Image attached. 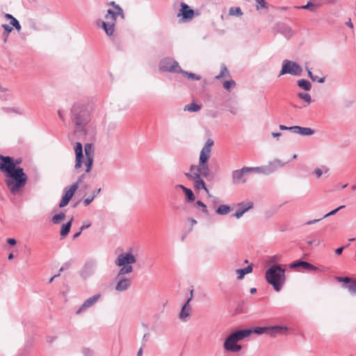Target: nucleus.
Listing matches in <instances>:
<instances>
[{
  "mask_svg": "<svg viewBox=\"0 0 356 356\" xmlns=\"http://www.w3.org/2000/svg\"><path fill=\"white\" fill-rule=\"evenodd\" d=\"M323 218H321L319 219H314V220H309L307 222H305V225H313L314 223H316L318 222H319L320 220H321Z\"/></svg>",
  "mask_w": 356,
  "mask_h": 356,
  "instance_id": "58",
  "label": "nucleus"
},
{
  "mask_svg": "<svg viewBox=\"0 0 356 356\" xmlns=\"http://www.w3.org/2000/svg\"><path fill=\"white\" fill-rule=\"evenodd\" d=\"M177 72L182 74L184 76H186L190 80L198 81L201 79V76L200 75L193 72L184 71L181 67L177 70Z\"/></svg>",
  "mask_w": 356,
  "mask_h": 356,
  "instance_id": "28",
  "label": "nucleus"
},
{
  "mask_svg": "<svg viewBox=\"0 0 356 356\" xmlns=\"http://www.w3.org/2000/svg\"><path fill=\"white\" fill-rule=\"evenodd\" d=\"M298 96L300 99L306 102L308 104H309L312 102L311 96L309 93L307 92H299Z\"/></svg>",
  "mask_w": 356,
  "mask_h": 356,
  "instance_id": "42",
  "label": "nucleus"
},
{
  "mask_svg": "<svg viewBox=\"0 0 356 356\" xmlns=\"http://www.w3.org/2000/svg\"><path fill=\"white\" fill-rule=\"evenodd\" d=\"M121 267L122 268L118 271L117 278H118L121 275L131 273L133 271V266L131 265H125L122 266Z\"/></svg>",
  "mask_w": 356,
  "mask_h": 356,
  "instance_id": "34",
  "label": "nucleus"
},
{
  "mask_svg": "<svg viewBox=\"0 0 356 356\" xmlns=\"http://www.w3.org/2000/svg\"><path fill=\"white\" fill-rule=\"evenodd\" d=\"M0 170L8 175L13 170L17 169L16 163L12 157L0 154Z\"/></svg>",
  "mask_w": 356,
  "mask_h": 356,
  "instance_id": "8",
  "label": "nucleus"
},
{
  "mask_svg": "<svg viewBox=\"0 0 356 356\" xmlns=\"http://www.w3.org/2000/svg\"><path fill=\"white\" fill-rule=\"evenodd\" d=\"M213 144L214 142L211 138L206 141L200 151L198 165H191L190 172L184 174L188 179L193 181V186L195 190L203 189L209 197L211 195L202 177H207L210 175L208 160L211 156V147Z\"/></svg>",
  "mask_w": 356,
  "mask_h": 356,
  "instance_id": "1",
  "label": "nucleus"
},
{
  "mask_svg": "<svg viewBox=\"0 0 356 356\" xmlns=\"http://www.w3.org/2000/svg\"><path fill=\"white\" fill-rule=\"evenodd\" d=\"M7 243L11 245H14L16 244L17 241L15 238H9L7 239Z\"/></svg>",
  "mask_w": 356,
  "mask_h": 356,
  "instance_id": "60",
  "label": "nucleus"
},
{
  "mask_svg": "<svg viewBox=\"0 0 356 356\" xmlns=\"http://www.w3.org/2000/svg\"><path fill=\"white\" fill-rule=\"evenodd\" d=\"M289 266L291 268L302 267L305 270H309V271H315V270H318V268L316 266H314L313 264H312L307 261H301V260H297V261L292 262L291 264H290Z\"/></svg>",
  "mask_w": 356,
  "mask_h": 356,
  "instance_id": "21",
  "label": "nucleus"
},
{
  "mask_svg": "<svg viewBox=\"0 0 356 356\" xmlns=\"http://www.w3.org/2000/svg\"><path fill=\"white\" fill-rule=\"evenodd\" d=\"M65 213H63V212H60L59 213L56 214V215H54V216L52 217V219H51L52 222H53L54 224H56H56H58V223H60V222L62 220H63V219L65 218Z\"/></svg>",
  "mask_w": 356,
  "mask_h": 356,
  "instance_id": "40",
  "label": "nucleus"
},
{
  "mask_svg": "<svg viewBox=\"0 0 356 356\" xmlns=\"http://www.w3.org/2000/svg\"><path fill=\"white\" fill-rule=\"evenodd\" d=\"M250 173L257 172L264 175H269L273 172V170L270 167H250Z\"/></svg>",
  "mask_w": 356,
  "mask_h": 356,
  "instance_id": "27",
  "label": "nucleus"
},
{
  "mask_svg": "<svg viewBox=\"0 0 356 356\" xmlns=\"http://www.w3.org/2000/svg\"><path fill=\"white\" fill-rule=\"evenodd\" d=\"M268 327H256L253 329H246V330L250 331V334L251 333H254L257 334H266L268 335Z\"/></svg>",
  "mask_w": 356,
  "mask_h": 356,
  "instance_id": "36",
  "label": "nucleus"
},
{
  "mask_svg": "<svg viewBox=\"0 0 356 356\" xmlns=\"http://www.w3.org/2000/svg\"><path fill=\"white\" fill-rule=\"evenodd\" d=\"M58 115L60 118V119L63 121V122H65V113H64V111L63 110H58Z\"/></svg>",
  "mask_w": 356,
  "mask_h": 356,
  "instance_id": "54",
  "label": "nucleus"
},
{
  "mask_svg": "<svg viewBox=\"0 0 356 356\" xmlns=\"http://www.w3.org/2000/svg\"><path fill=\"white\" fill-rule=\"evenodd\" d=\"M229 15L239 17L243 15V12L240 7H231L229 10Z\"/></svg>",
  "mask_w": 356,
  "mask_h": 356,
  "instance_id": "39",
  "label": "nucleus"
},
{
  "mask_svg": "<svg viewBox=\"0 0 356 356\" xmlns=\"http://www.w3.org/2000/svg\"><path fill=\"white\" fill-rule=\"evenodd\" d=\"M306 69L307 70V74H308V76L313 81H317L318 83H324L325 81V77H321L319 79H314V75L312 74V72H311V70L307 67H306Z\"/></svg>",
  "mask_w": 356,
  "mask_h": 356,
  "instance_id": "46",
  "label": "nucleus"
},
{
  "mask_svg": "<svg viewBox=\"0 0 356 356\" xmlns=\"http://www.w3.org/2000/svg\"><path fill=\"white\" fill-rule=\"evenodd\" d=\"M180 7L177 17H181V20L184 22L191 21L194 17V10L184 2H181Z\"/></svg>",
  "mask_w": 356,
  "mask_h": 356,
  "instance_id": "12",
  "label": "nucleus"
},
{
  "mask_svg": "<svg viewBox=\"0 0 356 356\" xmlns=\"http://www.w3.org/2000/svg\"><path fill=\"white\" fill-rule=\"evenodd\" d=\"M265 278L275 291H280L286 281L285 269L280 264H273L266 270Z\"/></svg>",
  "mask_w": 356,
  "mask_h": 356,
  "instance_id": "3",
  "label": "nucleus"
},
{
  "mask_svg": "<svg viewBox=\"0 0 356 356\" xmlns=\"http://www.w3.org/2000/svg\"><path fill=\"white\" fill-rule=\"evenodd\" d=\"M250 335V331L245 330H240L231 333L229 336L232 338L236 343L238 341L249 337Z\"/></svg>",
  "mask_w": 356,
  "mask_h": 356,
  "instance_id": "25",
  "label": "nucleus"
},
{
  "mask_svg": "<svg viewBox=\"0 0 356 356\" xmlns=\"http://www.w3.org/2000/svg\"><path fill=\"white\" fill-rule=\"evenodd\" d=\"M328 171V168L323 166L322 168H316L314 169L313 173L316 175V178H319L321 177L323 172L327 173Z\"/></svg>",
  "mask_w": 356,
  "mask_h": 356,
  "instance_id": "41",
  "label": "nucleus"
},
{
  "mask_svg": "<svg viewBox=\"0 0 356 356\" xmlns=\"http://www.w3.org/2000/svg\"><path fill=\"white\" fill-rule=\"evenodd\" d=\"M136 262V257L131 252L120 254L115 261V264L118 266L131 265Z\"/></svg>",
  "mask_w": 356,
  "mask_h": 356,
  "instance_id": "11",
  "label": "nucleus"
},
{
  "mask_svg": "<svg viewBox=\"0 0 356 356\" xmlns=\"http://www.w3.org/2000/svg\"><path fill=\"white\" fill-rule=\"evenodd\" d=\"M91 225V222H84L83 225L81 227V232H82L83 230L86 229H88V227H90Z\"/></svg>",
  "mask_w": 356,
  "mask_h": 356,
  "instance_id": "57",
  "label": "nucleus"
},
{
  "mask_svg": "<svg viewBox=\"0 0 356 356\" xmlns=\"http://www.w3.org/2000/svg\"><path fill=\"white\" fill-rule=\"evenodd\" d=\"M287 162H282L279 159H275L273 161L270 163V168L273 170V172L277 168L283 167Z\"/></svg>",
  "mask_w": 356,
  "mask_h": 356,
  "instance_id": "38",
  "label": "nucleus"
},
{
  "mask_svg": "<svg viewBox=\"0 0 356 356\" xmlns=\"http://www.w3.org/2000/svg\"><path fill=\"white\" fill-rule=\"evenodd\" d=\"M337 280L343 282L342 287L346 289L352 295L356 294V279L349 277H337Z\"/></svg>",
  "mask_w": 356,
  "mask_h": 356,
  "instance_id": "14",
  "label": "nucleus"
},
{
  "mask_svg": "<svg viewBox=\"0 0 356 356\" xmlns=\"http://www.w3.org/2000/svg\"><path fill=\"white\" fill-rule=\"evenodd\" d=\"M250 174V167H243L235 170L232 173V179L234 184H244L246 182V175Z\"/></svg>",
  "mask_w": 356,
  "mask_h": 356,
  "instance_id": "7",
  "label": "nucleus"
},
{
  "mask_svg": "<svg viewBox=\"0 0 356 356\" xmlns=\"http://www.w3.org/2000/svg\"><path fill=\"white\" fill-rule=\"evenodd\" d=\"M295 8H298V9H305V10H309L310 11H314L315 8H316V6L311 1H309L306 5L301 6H296Z\"/></svg>",
  "mask_w": 356,
  "mask_h": 356,
  "instance_id": "43",
  "label": "nucleus"
},
{
  "mask_svg": "<svg viewBox=\"0 0 356 356\" xmlns=\"http://www.w3.org/2000/svg\"><path fill=\"white\" fill-rule=\"evenodd\" d=\"M119 279L116 285L115 290L120 292L125 291L129 289L131 284V280L130 278L122 277Z\"/></svg>",
  "mask_w": 356,
  "mask_h": 356,
  "instance_id": "23",
  "label": "nucleus"
},
{
  "mask_svg": "<svg viewBox=\"0 0 356 356\" xmlns=\"http://www.w3.org/2000/svg\"><path fill=\"white\" fill-rule=\"evenodd\" d=\"M101 298L100 294H95L86 300L80 308L76 312V314H81L83 311L92 307Z\"/></svg>",
  "mask_w": 356,
  "mask_h": 356,
  "instance_id": "19",
  "label": "nucleus"
},
{
  "mask_svg": "<svg viewBox=\"0 0 356 356\" xmlns=\"http://www.w3.org/2000/svg\"><path fill=\"white\" fill-rule=\"evenodd\" d=\"M101 188H99L98 189L93 191L91 195H89L86 198H85L83 200L84 206H88L97 196V195L101 192Z\"/></svg>",
  "mask_w": 356,
  "mask_h": 356,
  "instance_id": "30",
  "label": "nucleus"
},
{
  "mask_svg": "<svg viewBox=\"0 0 356 356\" xmlns=\"http://www.w3.org/2000/svg\"><path fill=\"white\" fill-rule=\"evenodd\" d=\"M223 346L225 350L229 353H238L242 349V346L238 344L229 336L225 340Z\"/></svg>",
  "mask_w": 356,
  "mask_h": 356,
  "instance_id": "18",
  "label": "nucleus"
},
{
  "mask_svg": "<svg viewBox=\"0 0 356 356\" xmlns=\"http://www.w3.org/2000/svg\"><path fill=\"white\" fill-rule=\"evenodd\" d=\"M346 24L351 29L353 28V24L351 22L350 19L346 23Z\"/></svg>",
  "mask_w": 356,
  "mask_h": 356,
  "instance_id": "63",
  "label": "nucleus"
},
{
  "mask_svg": "<svg viewBox=\"0 0 356 356\" xmlns=\"http://www.w3.org/2000/svg\"><path fill=\"white\" fill-rule=\"evenodd\" d=\"M239 208L234 214V216L237 219L242 217V216L248 210L253 207V203L252 202H248L246 204L240 203L238 204Z\"/></svg>",
  "mask_w": 356,
  "mask_h": 356,
  "instance_id": "24",
  "label": "nucleus"
},
{
  "mask_svg": "<svg viewBox=\"0 0 356 356\" xmlns=\"http://www.w3.org/2000/svg\"><path fill=\"white\" fill-rule=\"evenodd\" d=\"M302 69L300 65L296 62L284 60L282 63V70L279 74V76L289 74L293 76H300Z\"/></svg>",
  "mask_w": 356,
  "mask_h": 356,
  "instance_id": "6",
  "label": "nucleus"
},
{
  "mask_svg": "<svg viewBox=\"0 0 356 356\" xmlns=\"http://www.w3.org/2000/svg\"><path fill=\"white\" fill-rule=\"evenodd\" d=\"M275 29L277 33L282 35L286 40L291 39L295 35V31L292 28L283 22L277 23Z\"/></svg>",
  "mask_w": 356,
  "mask_h": 356,
  "instance_id": "15",
  "label": "nucleus"
},
{
  "mask_svg": "<svg viewBox=\"0 0 356 356\" xmlns=\"http://www.w3.org/2000/svg\"><path fill=\"white\" fill-rule=\"evenodd\" d=\"M344 207H345V205L339 206V207H337V209H334V210L331 211L330 212H329V213H327L325 214V215L322 217V218H323V219H324V218H327V217H328V216H330L334 215L337 212H338L339 210H341V209H343Z\"/></svg>",
  "mask_w": 356,
  "mask_h": 356,
  "instance_id": "49",
  "label": "nucleus"
},
{
  "mask_svg": "<svg viewBox=\"0 0 356 356\" xmlns=\"http://www.w3.org/2000/svg\"><path fill=\"white\" fill-rule=\"evenodd\" d=\"M70 118L75 128L82 131L92 120V108L88 104L75 102L70 108Z\"/></svg>",
  "mask_w": 356,
  "mask_h": 356,
  "instance_id": "2",
  "label": "nucleus"
},
{
  "mask_svg": "<svg viewBox=\"0 0 356 356\" xmlns=\"http://www.w3.org/2000/svg\"><path fill=\"white\" fill-rule=\"evenodd\" d=\"M95 264L94 262L86 263L80 272V276L86 280L90 277L95 272Z\"/></svg>",
  "mask_w": 356,
  "mask_h": 356,
  "instance_id": "22",
  "label": "nucleus"
},
{
  "mask_svg": "<svg viewBox=\"0 0 356 356\" xmlns=\"http://www.w3.org/2000/svg\"><path fill=\"white\" fill-rule=\"evenodd\" d=\"M72 220H73V219L71 218V220L70 221H68L67 223H65L62 225L60 232L61 236L64 237L68 234V233L70 231Z\"/></svg>",
  "mask_w": 356,
  "mask_h": 356,
  "instance_id": "32",
  "label": "nucleus"
},
{
  "mask_svg": "<svg viewBox=\"0 0 356 356\" xmlns=\"http://www.w3.org/2000/svg\"><path fill=\"white\" fill-rule=\"evenodd\" d=\"M202 106L200 104H197L195 102H191L188 104H186L184 106V111L188 112H197L201 109Z\"/></svg>",
  "mask_w": 356,
  "mask_h": 356,
  "instance_id": "31",
  "label": "nucleus"
},
{
  "mask_svg": "<svg viewBox=\"0 0 356 356\" xmlns=\"http://www.w3.org/2000/svg\"><path fill=\"white\" fill-rule=\"evenodd\" d=\"M10 24L15 27L17 31H19L21 29V25L19 22V21L16 18L12 19V20L10 22Z\"/></svg>",
  "mask_w": 356,
  "mask_h": 356,
  "instance_id": "52",
  "label": "nucleus"
},
{
  "mask_svg": "<svg viewBox=\"0 0 356 356\" xmlns=\"http://www.w3.org/2000/svg\"><path fill=\"white\" fill-rule=\"evenodd\" d=\"M184 192L186 195V202H191L195 200V197L191 189L188 188H184Z\"/></svg>",
  "mask_w": 356,
  "mask_h": 356,
  "instance_id": "37",
  "label": "nucleus"
},
{
  "mask_svg": "<svg viewBox=\"0 0 356 356\" xmlns=\"http://www.w3.org/2000/svg\"><path fill=\"white\" fill-rule=\"evenodd\" d=\"M229 75V72L227 67L225 65L221 67L220 73L216 76V79H220L221 77Z\"/></svg>",
  "mask_w": 356,
  "mask_h": 356,
  "instance_id": "50",
  "label": "nucleus"
},
{
  "mask_svg": "<svg viewBox=\"0 0 356 356\" xmlns=\"http://www.w3.org/2000/svg\"><path fill=\"white\" fill-rule=\"evenodd\" d=\"M293 132L301 136H311L314 134V130L309 127H303L300 126H293Z\"/></svg>",
  "mask_w": 356,
  "mask_h": 356,
  "instance_id": "26",
  "label": "nucleus"
},
{
  "mask_svg": "<svg viewBox=\"0 0 356 356\" xmlns=\"http://www.w3.org/2000/svg\"><path fill=\"white\" fill-rule=\"evenodd\" d=\"M179 63L170 58H165L159 63V69L163 72H177Z\"/></svg>",
  "mask_w": 356,
  "mask_h": 356,
  "instance_id": "10",
  "label": "nucleus"
},
{
  "mask_svg": "<svg viewBox=\"0 0 356 356\" xmlns=\"http://www.w3.org/2000/svg\"><path fill=\"white\" fill-rule=\"evenodd\" d=\"M120 16L122 19L124 18V13L120 6H115V10L108 9L105 15L106 21L99 20L97 26L102 27L107 35L111 36L115 31V26L118 16Z\"/></svg>",
  "mask_w": 356,
  "mask_h": 356,
  "instance_id": "4",
  "label": "nucleus"
},
{
  "mask_svg": "<svg viewBox=\"0 0 356 356\" xmlns=\"http://www.w3.org/2000/svg\"><path fill=\"white\" fill-rule=\"evenodd\" d=\"M236 85L235 81L233 80H229L224 82L223 87L226 90H229L232 87H234Z\"/></svg>",
  "mask_w": 356,
  "mask_h": 356,
  "instance_id": "51",
  "label": "nucleus"
},
{
  "mask_svg": "<svg viewBox=\"0 0 356 356\" xmlns=\"http://www.w3.org/2000/svg\"><path fill=\"white\" fill-rule=\"evenodd\" d=\"M88 172H86V171L81 174L77 179L76 181L74 182L73 184H76L77 185V188H79V186L82 184V183L83 182V180L87 177L88 176Z\"/></svg>",
  "mask_w": 356,
  "mask_h": 356,
  "instance_id": "45",
  "label": "nucleus"
},
{
  "mask_svg": "<svg viewBox=\"0 0 356 356\" xmlns=\"http://www.w3.org/2000/svg\"><path fill=\"white\" fill-rule=\"evenodd\" d=\"M254 1L257 3V10H259L260 8H262V9H267L268 8L267 3L265 1V0H254Z\"/></svg>",
  "mask_w": 356,
  "mask_h": 356,
  "instance_id": "48",
  "label": "nucleus"
},
{
  "mask_svg": "<svg viewBox=\"0 0 356 356\" xmlns=\"http://www.w3.org/2000/svg\"><path fill=\"white\" fill-rule=\"evenodd\" d=\"M349 246V244H347L346 246H341L340 248H338L335 250V252L337 254L339 255L342 253L343 250L344 248H346V247Z\"/></svg>",
  "mask_w": 356,
  "mask_h": 356,
  "instance_id": "55",
  "label": "nucleus"
},
{
  "mask_svg": "<svg viewBox=\"0 0 356 356\" xmlns=\"http://www.w3.org/2000/svg\"><path fill=\"white\" fill-rule=\"evenodd\" d=\"M279 128L280 130H291L293 131L292 127H286L285 125L281 124L279 126Z\"/></svg>",
  "mask_w": 356,
  "mask_h": 356,
  "instance_id": "59",
  "label": "nucleus"
},
{
  "mask_svg": "<svg viewBox=\"0 0 356 356\" xmlns=\"http://www.w3.org/2000/svg\"><path fill=\"white\" fill-rule=\"evenodd\" d=\"M231 211V207L229 205L221 204L216 209V212L219 215H226Z\"/></svg>",
  "mask_w": 356,
  "mask_h": 356,
  "instance_id": "35",
  "label": "nucleus"
},
{
  "mask_svg": "<svg viewBox=\"0 0 356 356\" xmlns=\"http://www.w3.org/2000/svg\"><path fill=\"white\" fill-rule=\"evenodd\" d=\"M12 111L17 114H22V112L19 108H13Z\"/></svg>",
  "mask_w": 356,
  "mask_h": 356,
  "instance_id": "62",
  "label": "nucleus"
},
{
  "mask_svg": "<svg viewBox=\"0 0 356 356\" xmlns=\"http://www.w3.org/2000/svg\"><path fill=\"white\" fill-rule=\"evenodd\" d=\"M252 271V266L251 265L248 266L243 268H239L236 270L238 275V279L241 280L243 278L245 274L250 273Z\"/></svg>",
  "mask_w": 356,
  "mask_h": 356,
  "instance_id": "29",
  "label": "nucleus"
},
{
  "mask_svg": "<svg viewBox=\"0 0 356 356\" xmlns=\"http://www.w3.org/2000/svg\"><path fill=\"white\" fill-rule=\"evenodd\" d=\"M84 152L86 158L83 159V163L86 167V172H90L92 169L94 160V149L92 145L90 143L86 144L84 147Z\"/></svg>",
  "mask_w": 356,
  "mask_h": 356,
  "instance_id": "9",
  "label": "nucleus"
},
{
  "mask_svg": "<svg viewBox=\"0 0 356 356\" xmlns=\"http://www.w3.org/2000/svg\"><path fill=\"white\" fill-rule=\"evenodd\" d=\"M288 327L284 325L268 326V335L271 337H276L278 335H282L286 333Z\"/></svg>",
  "mask_w": 356,
  "mask_h": 356,
  "instance_id": "20",
  "label": "nucleus"
},
{
  "mask_svg": "<svg viewBox=\"0 0 356 356\" xmlns=\"http://www.w3.org/2000/svg\"><path fill=\"white\" fill-rule=\"evenodd\" d=\"M76 190V184H72L69 188L67 187L64 188V194L58 204L60 208L64 207L68 204Z\"/></svg>",
  "mask_w": 356,
  "mask_h": 356,
  "instance_id": "16",
  "label": "nucleus"
},
{
  "mask_svg": "<svg viewBox=\"0 0 356 356\" xmlns=\"http://www.w3.org/2000/svg\"><path fill=\"white\" fill-rule=\"evenodd\" d=\"M70 266V264L69 262L65 263L59 269V272L61 273L65 270H67Z\"/></svg>",
  "mask_w": 356,
  "mask_h": 356,
  "instance_id": "56",
  "label": "nucleus"
},
{
  "mask_svg": "<svg viewBox=\"0 0 356 356\" xmlns=\"http://www.w3.org/2000/svg\"><path fill=\"white\" fill-rule=\"evenodd\" d=\"M56 337L48 336L47 337V341L49 343H52L56 340Z\"/></svg>",
  "mask_w": 356,
  "mask_h": 356,
  "instance_id": "61",
  "label": "nucleus"
},
{
  "mask_svg": "<svg viewBox=\"0 0 356 356\" xmlns=\"http://www.w3.org/2000/svg\"><path fill=\"white\" fill-rule=\"evenodd\" d=\"M196 205L197 207H200L202 208V213H204L206 215H209V211L207 209V207L203 202H202L201 200H197L196 202Z\"/></svg>",
  "mask_w": 356,
  "mask_h": 356,
  "instance_id": "47",
  "label": "nucleus"
},
{
  "mask_svg": "<svg viewBox=\"0 0 356 356\" xmlns=\"http://www.w3.org/2000/svg\"><path fill=\"white\" fill-rule=\"evenodd\" d=\"M83 353L85 356H93L94 353L88 348H83Z\"/></svg>",
  "mask_w": 356,
  "mask_h": 356,
  "instance_id": "53",
  "label": "nucleus"
},
{
  "mask_svg": "<svg viewBox=\"0 0 356 356\" xmlns=\"http://www.w3.org/2000/svg\"><path fill=\"white\" fill-rule=\"evenodd\" d=\"M7 176L8 178L6 179V183L13 194L17 193L26 184L27 176L20 167H17Z\"/></svg>",
  "mask_w": 356,
  "mask_h": 356,
  "instance_id": "5",
  "label": "nucleus"
},
{
  "mask_svg": "<svg viewBox=\"0 0 356 356\" xmlns=\"http://www.w3.org/2000/svg\"><path fill=\"white\" fill-rule=\"evenodd\" d=\"M2 27L4 29V32H3V37H4V42H6L7 40V38H8V36L9 35V33L12 31L13 30V27H11L10 25L8 24H3L2 25Z\"/></svg>",
  "mask_w": 356,
  "mask_h": 356,
  "instance_id": "44",
  "label": "nucleus"
},
{
  "mask_svg": "<svg viewBox=\"0 0 356 356\" xmlns=\"http://www.w3.org/2000/svg\"><path fill=\"white\" fill-rule=\"evenodd\" d=\"M189 221L191 222L192 227L197 224V220H195L194 218H189Z\"/></svg>",
  "mask_w": 356,
  "mask_h": 356,
  "instance_id": "64",
  "label": "nucleus"
},
{
  "mask_svg": "<svg viewBox=\"0 0 356 356\" xmlns=\"http://www.w3.org/2000/svg\"><path fill=\"white\" fill-rule=\"evenodd\" d=\"M193 298V290L191 291V296L182 306L181 309L179 314V318L183 321L186 322L191 314V308L190 302Z\"/></svg>",
  "mask_w": 356,
  "mask_h": 356,
  "instance_id": "17",
  "label": "nucleus"
},
{
  "mask_svg": "<svg viewBox=\"0 0 356 356\" xmlns=\"http://www.w3.org/2000/svg\"><path fill=\"white\" fill-rule=\"evenodd\" d=\"M297 83L298 86L305 91H309L312 88L311 83L307 79H300Z\"/></svg>",
  "mask_w": 356,
  "mask_h": 356,
  "instance_id": "33",
  "label": "nucleus"
},
{
  "mask_svg": "<svg viewBox=\"0 0 356 356\" xmlns=\"http://www.w3.org/2000/svg\"><path fill=\"white\" fill-rule=\"evenodd\" d=\"M74 153H75V164H74V170L76 172H80V169L82 167L83 161V145L80 142H76L74 146Z\"/></svg>",
  "mask_w": 356,
  "mask_h": 356,
  "instance_id": "13",
  "label": "nucleus"
}]
</instances>
